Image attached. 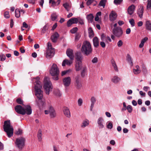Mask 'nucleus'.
Returning a JSON list of instances; mask_svg holds the SVG:
<instances>
[{
  "label": "nucleus",
  "instance_id": "12",
  "mask_svg": "<svg viewBox=\"0 0 151 151\" xmlns=\"http://www.w3.org/2000/svg\"><path fill=\"white\" fill-rule=\"evenodd\" d=\"M71 78L70 77L65 78L63 80V83L65 87H68L71 83Z\"/></svg>",
  "mask_w": 151,
  "mask_h": 151
},
{
  "label": "nucleus",
  "instance_id": "63",
  "mask_svg": "<svg viewBox=\"0 0 151 151\" xmlns=\"http://www.w3.org/2000/svg\"><path fill=\"white\" fill-rule=\"evenodd\" d=\"M14 25V22L13 19H10V27L12 28Z\"/></svg>",
  "mask_w": 151,
  "mask_h": 151
},
{
  "label": "nucleus",
  "instance_id": "19",
  "mask_svg": "<svg viewBox=\"0 0 151 151\" xmlns=\"http://www.w3.org/2000/svg\"><path fill=\"white\" fill-rule=\"evenodd\" d=\"M75 69L76 71H78L82 68V62H75Z\"/></svg>",
  "mask_w": 151,
  "mask_h": 151
},
{
  "label": "nucleus",
  "instance_id": "22",
  "mask_svg": "<svg viewBox=\"0 0 151 151\" xmlns=\"http://www.w3.org/2000/svg\"><path fill=\"white\" fill-rule=\"evenodd\" d=\"M59 35L58 32H55L51 37L52 41L54 42H56L58 38L59 37Z\"/></svg>",
  "mask_w": 151,
  "mask_h": 151
},
{
  "label": "nucleus",
  "instance_id": "59",
  "mask_svg": "<svg viewBox=\"0 0 151 151\" xmlns=\"http://www.w3.org/2000/svg\"><path fill=\"white\" fill-rule=\"evenodd\" d=\"M22 133V130L21 129H19L18 131H17L16 132V134H17L19 135L21 134Z\"/></svg>",
  "mask_w": 151,
  "mask_h": 151
},
{
  "label": "nucleus",
  "instance_id": "20",
  "mask_svg": "<svg viewBox=\"0 0 151 151\" xmlns=\"http://www.w3.org/2000/svg\"><path fill=\"white\" fill-rule=\"evenodd\" d=\"M121 81V78L117 76H114L111 79V81L114 83L117 84Z\"/></svg>",
  "mask_w": 151,
  "mask_h": 151
},
{
  "label": "nucleus",
  "instance_id": "34",
  "mask_svg": "<svg viewBox=\"0 0 151 151\" xmlns=\"http://www.w3.org/2000/svg\"><path fill=\"white\" fill-rule=\"evenodd\" d=\"M63 6L67 10V11H69L70 8V6L69 5V4L67 3H66L63 4Z\"/></svg>",
  "mask_w": 151,
  "mask_h": 151
},
{
  "label": "nucleus",
  "instance_id": "43",
  "mask_svg": "<svg viewBox=\"0 0 151 151\" xmlns=\"http://www.w3.org/2000/svg\"><path fill=\"white\" fill-rule=\"evenodd\" d=\"M6 57L4 55L2 54L0 56V60L1 61H4L5 60Z\"/></svg>",
  "mask_w": 151,
  "mask_h": 151
},
{
  "label": "nucleus",
  "instance_id": "51",
  "mask_svg": "<svg viewBox=\"0 0 151 151\" xmlns=\"http://www.w3.org/2000/svg\"><path fill=\"white\" fill-rule=\"evenodd\" d=\"M58 16L55 14H53L51 15V19L52 20L54 21L57 18Z\"/></svg>",
  "mask_w": 151,
  "mask_h": 151
},
{
  "label": "nucleus",
  "instance_id": "37",
  "mask_svg": "<svg viewBox=\"0 0 151 151\" xmlns=\"http://www.w3.org/2000/svg\"><path fill=\"white\" fill-rule=\"evenodd\" d=\"M87 70V68L86 67H84L83 68L81 72V75L82 77H84L85 75V72Z\"/></svg>",
  "mask_w": 151,
  "mask_h": 151
},
{
  "label": "nucleus",
  "instance_id": "5",
  "mask_svg": "<svg viewBox=\"0 0 151 151\" xmlns=\"http://www.w3.org/2000/svg\"><path fill=\"white\" fill-rule=\"evenodd\" d=\"M59 70L57 65L53 64L50 70V73L53 76L52 78L55 80H58L59 79L58 75Z\"/></svg>",
  "mask_w": 151,
  "mask_h": 151
},
{
  "label": "nucleus",
  "instance_id": "57",
  "mask_svg": "<svg viewBox=\"0 0 151 151\" xmlns=\"http://www.w3.org/2000/svg\"><path fill=\"white\" fill-rule=\"evenodd\" d=\"M55 94L57 96H60L61 95V93L59 91H56L55 92Z\"/></svg>",
  "mask_w": 151,
  "mask_h": 151
},
{
  "label": "nucleus",
  "instance_id": "14",
  "mask_svg": "<svg viewBox=\"0 0 151 151\" xmlns=\"http://www.w3.org/2000/svg\"><path fill=\"white\" fill-rule=\"evenodd\" d=\"M83 57L81 52H77L75 53V62H82Z\"/></svg>",
  "mask_w": 151,
  "mask_h": 151
},
{
  "label": "nucleus",
  "instance_id": "56",
  "mask_svg": "<svg viewBox=\"0 0 151 151\" xmlns=\"http://www.w3.org/2000/svg\"><path fill=\"white\" fill-rule=\"evenodd\" d=\"M81 37V36L78 34H76L75 37V40L76 41H78Z\"/></svg>",
  "mask_w": 151,
  "mask_h": 151
},
{
  "label": "nucleus",
  "instance_id": "2",
  "mask_svg": "<svg viewBox=\"0 0 151 151\" xmlns=\"http://www.w3.org/2000/svg\"><path fill=\"white\" fill-rule=\"evenodd\" d=\"M81 51L86 56L91 53L92 49L91 43L87 40L84 41L81 46Z\"/></svg>",
  "mask_w": 151,
  "mask_h": 151
},
{
  "label": "nucleus",
  "instance_id": "40",
  "mask_svg": "<svg viewBox=\"0 0 151 151\" xmlns=\"http://www.w3.org/2000/svg\"><path fill=\"white\" fill-rule=\"evenodd\" d=\"M127 109L129 113H131L132 110V107L130 105H128L127 107Z\"/></svg>",
  "mask_w": 151,
  "mask_h": 151
},
{
  "label": "nucleus",
  "instance_id": "44",
  "mask_svg": "<svg viewBox=\"0 0 151 151\" xmlns=\"http://www.w3.org/2000/svg\"><path fill=\"white\" fill-rule=\"evenodd\" d=\"M77 30L78 28L77 27H75L70 30V32L72 34H74L75 33Z\"/></svg>",
  "mask_w": 151,
  "mask_h": 151
},
{
  "label": "nucleus",
  "instance_id": "48",
  "mask_svg": "<svg viewBox=\"0 0 151 151\" xmlns=\"http://www.w3.org/2000/svg\"><path fill=\"white\" fill-rule=\"evenodd\" d=\"M4 16L6 19L9 18L10 16L9 14V12L7 11L5 12L4 13Z\"/></svg>",
  "mask_w": 151,
  "mask_h": 151
},
{
  "label": "nucleus",
  "instance_id": "53",
  "mask_svg": "<svg viewBox=\"0 0 151 151\" xmlns=\"http://www.w3.org/2000/svg\"><path fill=\"white\" fill-rule=\"evenodd\" d=\"M123 44V42L122 40H119L117 42V46L118 47H120Z\"/></svg>",
  "mask_w": 151,
  "mask_h": 151
},
{
  "label": "nucleus",
  "instance_id": "35",
  "mask_svg": "<svg viewBox=\"0 0 151 151\" xmlns=\"http://www.w3.org/2000/svg\"><path fill=\"white\" fill-rule=\"evenodd\" d=\"M127 60L129 62V63L131 65H132V58L129 55L127 54Z\"/></svg>",
  "mask_w": 151,
  "mask_h": 151
},
{
  "label": "nucleus",
  "instance_id": "52",
  "mask_svg": "<svg viewBox=\"0 0 151 151\" xmlns=\"http://www.w3.org/2000/svg\"><path fill=\"white\" fill-rule=\"evenodd\" d=\"M73 24V23L72 21L70 19L67 22V26L68 27H70Z\"/></svg>",
  "mask_w": 151,
  "mask_h": 151
},
{
  "label": "nucleus",
  "instance_id": "46",
  "mask_svg": "<svg viewBox=\"0 0 151 151\" xmlns=\"http://www.w3.org/2000/svg\"><path fill=\"white\" fill-rule=\"evenodd\" d=\"M147 4V9H148L149 8H151V0H148Z\"/></svg>",
  "mask_w": 151,
  "mask_h": 151
},
{
  "label": "nucleus",
  "instance_id": "45",
  "mask_svg": "<svg viewBox=\"0 0 151 151\" xmlns=\"http://www.w3.org/2000/svg\"><path fill=\"white\" fill-rule=\"evenodd\" d=\"M17 102L19 104H23V101L20 98L17 99L16 100Z\"/></svg>",
  "mask_w": 151,
  "mask_h": 151
},
{
  "label": "nucleus",
  "instance_id": "33",
  "mask_svg": "<svg viewBox=\"0 0 151 151\" xmlns=\"http://www.w3.org/2000/svg\"><path fill=\"white\" fill-rule=\"evenodd\" d=\"M111 61L112 66L114 67V69L115 71H118V69L115 62L113 60H112Z\"/></svg>",
  "mask_w": 151,
  "mask_h": 151
},
{
  "label": "nucleus",
  "instance_id": "28",
  "mask_svg": "<svg viewBox=\"0 0 151 151\" xmlns=\"http://www.w3.org/2000/svg\"><path fill=\"white\" fill-rule=\"evenodd\" d=\"M39 103L37 104V105L40 108L44 106L45 105V102L44 100L42 99L39 100Z\"/></svg>",
  "mask_w": 151,
  "mask_h": 151
},
{
  "label": "nucleus",
  "instance_id": "21",
  "mask_svg": "<svg viewBox=\"0 0 151 151\" xmlns=\"http://www.w3.org/2000/svg\"><path fill=\"white\" fill-rule=\"evenodd\" d=\"M93 42L94 47H97L99 45V42L97 37H95L93 39Z\"/></svg>",
  "mask_w": 151,
  "mask_h": 151
},
{
  "label": "nucleus",
  "instance_id": "62",
  "mask_svg": "<svg viewBox=\"0 0 151 151\" xmlns=\"http://www.w3.org/2000/svg\"><path fill=\"white\" fill-rule=\"evenodd\" d=\"M100 44L101 46L103 48L105 47L106 46L105 44V43L103 42H101Z\"/></svg>",
  "mask_w": 151,
  "mask_h": 151
},
{
  "label": "nucleus",
  "instance_id": "55",
  "mask_svg": "<svg viewBox=\"0 0 151 151\" xmlns=\"http://www.w3.org/2000/svg\"><path fill=\"white\" fill-rule=\"evenodd\" d=\"M95 0H88L86 2V4L87 5H89L93 2Z\"/></svg>",
  "mask_w": 151,
  "mask_h": 151
},
{
  "label": "nucleus",
  "instance_id": "9",
  "mask_svg": "<svg viewBox=\"0 0 151 151\" xmlns=\"http://www.w3.org/2000/svg\"><path fill=\"white\" fill-rule=\"evenodd\" d=\"M112 33L116 37H119L122 36L123 31L121 27H117L113 28Z\"/></svg>",
  "mask_w": 151,
  "mask_h": 151
},
{
  "label": "nucleus",
  "instance_id": "30",
  "mask_svg": "<svg viewBox=\"0 0 151 151\" xmlns=\"http://www.w3.org/2000/svg\"><path fill=\"white\" fill-rule=\"evenodd\" d=\"M89 36L90 38H92L94 36L93 31L91 28H89L88 29Z\"/></svg>",
  "mask_w": 151,
  "mask_h": 151
},
{
  "label": "nucleus",
  "instance_id": "13",
  "mask_svg": "<svg viewBox=\"0 0 151 151\" xmlns=\"http://www.w3.org/2000/svg\"><path fill=\"white\" fill-rule=\"evenodd\" d=\"M97 123L99 128H103L104 127V120L102 117H99L98 119Z\"/></svg>",
  "mask_w": 151,
  "mask_h": 151
},
{
  "label": "nucleus",
  "instance_id": "27",
  "mask_svg": "<svg viewBox=\"0 0 151 151\" xmlns=\"http://www.w3.org/2000/svg\"><path fill=\"white\" fill-rule=\"evenodd\" d=\"M117 17L116 14L113 12H112L109 15L110 19L113 21L116 19Z\"/></svg>",
  "mask_w": 151,
  "mask_h": 151
},
{
  "label": "nucleus",
  "instance_id": "4",
  "mask_svg": "<svg viewBox=\"0 0 151 151\" xmlns=\"http://www.w3.org/2000/svg\"><path fill=\"white\" fill-rule=\"evenodd\" d=\"M36 84L35 87V94L39 100H41L43 97V91L41 89L42 86L40 85V82L39 81H36Z\"/></svg>",
  "mask_w": 151,
  "mask_h": 151
},
{
  "label": "nucleus",
  "instance_id": "49",
  "mask_svg": "<svg viewBox=\"0 0 151 151\" xmlns=\"http://www.w3.org/2000/svg\"><path fill=\"white\" fill-rule=\"evenodd\" d=\"M142 71L145 73H147V69L144 65H142Z\"/></svg>",
  "mask_w": 151,
  "mask_h": 151
},
{
  "label": "nucleus",
  "instance_id": "18",
  "mask_svg": "<svg viewBox=\"0 0 151 151\" xmlns=\"http://www.w3.org/2000/svg\"><path fill=\"white\" fill-rule=\"evenodd\" d=\"M144 9L143 7L142 6H140L139 8L137 11V14L138 15L139 17L140 18L142 17L143 14Z\"/></svg>",
  "mask_w": 151,
  "mask_h": 151
},
{
  "label": "nucleus",
  "instance_id": "10",
  "mask_svg": "<svg viewBox=\"0 0 151 151\" xmlns=\"http://www.w3.org/2000/svg\"><path fill=\"white\" fill-rule=\"evenodd\" d=\"M75 86L78 89L81 88L82 87V84L79 75H77L75 77Z\"/></svg>",
  "mask_w": 151,
  "mask_h": 151
},
{
  "label": "nucleus",
  "instance_id": "58",
  "mask_svg": "<svg viewBox=\"0 0 151 151\" xmlns=\"http://www.w3.org/2000/svg\"><path fill=\"white\" fill-rule=\"evenodd\" d=\"M98 61V58L96 57H94L92 60V62L93 63H96Z\"/></svg>",
  "mask_w": 151,
  "mask_h": 151
},
{
  "label": "nucleus",
  "instance_id": "54",
  "mask_svg": "<svg viewBox=\"0 0 151 151\" xmlns=\"http://www.w3.org/2000/svg\"><path fill=\"white\" fill-rule=\"evenodd\" d=\"M51 6L53 7H54L56 5L57 2L54 1V0H52L51 1Z\"/></svg>",
  "mask_w": 151,
  "mask_h": 151
},
{
  "label": "nucleus",
  "instance_id": "47",
  "mask_svg": "<svg viewBox=\"0 0 151 151\" xmlns=\"http://www.w3.org/2000/svg\"><path fill=\"white\" fill-rule=\"evenodd\" d=\"M129 22L132 27H133L134 26L135 22L133 19H130L129 21Z\"/></svg>",
  "mask_w": 151,
  "mask_h": 151
},
{
  "label": "nucleus",
  "instance_id": "36",
  "mask_svg": "<svg viewBox=\"0 0 151 151\" xmlns=\"http://www.w3.org/2000/svg\"><path fill=\"white\" fill-rule=\"evenodd\" d=\"M42 132L41 130H39L37 134V137L39 141H40L42 140Z\"/></svg>",
  "mask_w": 151,
  "mask_h": 151
},
{
  "label": "nucleus",
  "instance_id": "23",
  "mask_svg": "<svg viewBox=\"0 0 151 151\" xmlns=\"http://www.w3.org/2000/svg\"><path fill=\"white\" fill-rule=\"evenodd\" d=\"M135 68L133 69V72L135 75H137L140 73L141 70L140 69L139 66L137 65L135 66Z\"/></svg>",
  "mask_w": 151,
  "mask_h": 151
},
{
  "label": "nucleus",
  "instance_id": "38",
  "mask_svg": "<svg viewBox=\"0 0 151 151\" xmlns=\"http://www.w3.org/2000/svg\"><path fill=\"white\" fill-rule=\"evenodd\" d=\"M15 16L17 18H19L20 16V11L18 9H16L15 11Z\"/></svg>",
  "mask_w": 151,
  "mask_h": 151
},
{
  "label": "nucleus",
  "instance_id": "17",
  "mask_svg": "<svg viewBox=\"0 0 151 151\" xmlns=\"http://www.w3.org/2000/svg\"><path fill=\"white\" fill-rule=\"evenodd\" d=\"M63 111L64 115L67 117L69 118L70 116V112L69 109L66 107H64Z\"/></svg>",
  "mask_w": 151,
  "mask_h": 151
},
{
  "label": "nucleus",
  "instance_id": "50",
  "mask_svg": "<svg viewBox=\"0 0 151 151\" xmlns=\"http://www.w3.org/2000/svg\"><path fill=\"white\" fill-rule=\"evenodd\" d=\"M78 105L79 106L82 105L83 103V100L81 98H79L78 101Z\"/></svg>",
  "mask_w": 151,
  "mask_h": 151
},
{
  "label": "nucleus",
  "instance_id": "3",
  "mask_svg": "<svg viewBox=\"0 0 151 151\" xmlns=\"http://www.w3.org/2000/svg\"><path fill=\"white\" fill-rule=\"evenodd\" d=\"M4 131L6 133L8 136L10 137L13 134V128L10 124V121L7 120L4 122L3 126Z\"/></svg>",
  "mask_w": 151,
  "mask_h": 151
},
{
  "label": "nucleus",
  "instance_id": "41",
  "mask_svg": "<svg viewBox=\"0 0 151 151\" xmlns=\"http://www.w3.org/2000/svg\"><path fill=\"white\" fill-rule=\"evenodd\" d=\"M123 0H114V3L116 4H119Z\"/></svg>",
  "mask_w": 151,
  "mask_h": 151
},
{
  "label": "nucleus",
  "instance_id": "7",
  "mask_svg": "<svg viewBox=\"0 0 151 151\" xmlns=\"http://www.w3.org/2000/svg\"><path fill=\"white\" fill-rule=\"evenodd\" d=\"M25 139L23 137L17 138L15 142V144L19 150H22L24 146Z\"/></svg>",
  "mask_w": 151,
  "mask_h": 151
},
{
  "label": "nucleus",
  "instance_id": "64",
  "mask_svg": "<svg viewBox=\"0 0 151 151\" xmlns=\"http://www.w3.org/2000/svg\"><path fill=\"white\" fill-rule=\"evenodd\" d=\"M106 38V37L105 36V35L104 34H102L101 35V39L102 41L105 40Z\"/></svg>",
  "mask_w": 151,
  "mask_h": 151
},
{
  "label": "nucleus",
  "instance_id": "16",
  "mask_svg": "<svg viewBox=\"0 0 151 151\" xmlns=\"http://www.w3.org/2000/svg\"><path fill=\"white\" fill-rule=\"evenodd\" d=\"M135 8V6L133 4L129 6L127 9V13L130 15H132L134 11Z\"/></svg>",
  "mask_w": 151,
  "mask_h": 151
},
{
  "label": "nucleus",
  "instance_id": "31",
  "mask_svg": "<svg viewBox=\"0 0 151 151\" xmlns=\"http://www.w3.org/2000/svg\"><path fill=\"white\" fill-rule=\"evenodd\" d=\"M89 123L88 121L87 120L84 121L82 123L81 127L83 128H84L88 126L89 124Z\"/></svg>",
  "mask_w": 151,
  "mask_h": 151
},
{
  "label": "nucleus",
  "instance_id": "60",
  "mask_svg": "<svg viewBox=\"0 0 151 151\" xmlns=\"http://www.w3.org/2000/svg\"><path fill=\"white\" fill-rule=\"evenodd\" d=\"M68 72V70H65L62 72L61 76H63L65 75Z\"/></svg>",
  "mask_w": 151,
  "mask_h": 151
},
{
  "label": "nucleus",
  "instance_id": "15",
  "mask_svg": "<svg viewBox=\"0 0 151 151\" xmlns=\"http://www.w3.org/2000/svg\"><path fill=\"white\" fill-rule=\"evenodd\" d=\"M67 55L70 58L71 60L74 59V56L73 54V51L71 49H67L66 51Z\"/></svg>",
  "mask_w": 151,
  "mask_h": 151
},
{
  "label": "nucleus",
  "instance_id": "25",
  "mask_svg": "<svg viewBox=\"0 0 151 151\" xmlns=\"http://www.w3.org/2000/svg\"><path fill=\"white\" fill-rule=\"evenodd\" d=\"M73 60H69L67 59L64 60L62 63V65L63 66H65V65H70L71 64L73 63Z\"/></svg>",
  "mask_w": 151,
  "mask_h": 151
},
{
  "label": "nucleus",
  "instance_id": "1",
  "mask_svg": "<svg viewBox=\"0 0 151 151\" xmlns=\"http://www.w3.org/2000/svg\"><path fill=\"white\" fill-rule=\"evenodd\" d=\"M15 109L18 114L22 115L25 114L30 115L32 112L31 107L29 105L25 106L24 108H23L21 106L18 105L15 107Z\"/></svg>",
  "mask_w": 151,
  "mask_h": 151
},
{
  "label": "nucleus",
  "instance_id": "29",
  "mask_svg": "<svg viewBox=\"0 0 151 151\" xmlns=\"http://www.w3.org/2000/svg\"><path fill=\"white\" fill-rule=\"evenodd\" d=\"M146 29L150 31H151V23L149 21H147L146 22Z\"/></svg>",
  "mask_w": 151,
  "mask_h": 151
},
{
  "label": "nucleus",
  "instance_id": "32",
  "mask_svg": "<svg viewBox=\"0 0 151 151\" xmlns=\"http://www.w3.org/2000/svg\"><path fill=\"white\" fill-rule=\"evenodd\" d=\"M107 0H101L99 4V5L103 7V8L105 7L106 5V3Z\"/></svg>",
  "mask_w": 151,
  "mask_h": 151
},
{
  "label": "nucleus",
  "instance_id": "6",
  "mask_svg": "<svg viewBox=\"0 0 151 151\" xmlns=\"http://www.w3.org/2000/svg\"><path fill=\"white\" fill-rule=\"evenodd\" d=\"M43 87L45 92L49 95L50 92L52 89V85L49 78L47 77H45L44 80V85Z\"/></svg>",
  "mask_w": 151,
  "mask_h": 151
},
{
  "label": "nucleus",
  "instance_id": "39",
  "mask_svg": "<svg viewBox=\"0 0 151 151\" xmlns=\"http://www.w3.org/2000/svg\"><path fill=\"white\" fill-rule=\"evenodd\" d=\"M73 24H76L78 22V19L76 18H73L70 19Z\"/></svg>",
  "mask_w": 151,
  "mask_h": 151
},
{
  "label": "nucleus",
  "instance_id": "24",
  "mask_svg": "<svg viewBox=\"0 0 151 151\" xmlns=\"http://www.w3.org/2000/svg\"><path fill=\"white\" fill-rule=\"evenodd\" d=\"M90 100L91 101L90 108L91 111H92L94 107V104L96 101V99L94 96H92L91 97Z\"/></svg>",
  "mask_w": 151,
  "mask_h": 151
},
{
  "label": "nucleus",
  "instance_id": "42",
  "mask_svg": "<svg viewBox=\"0 0 151 151\" xmlns=\"http://www.w3.org/2000/svg\"><path fill=\"white\" fill-rule=\"evenodd\" d=\"M108 124L107 125V127L108 129H111L113 127V124L111 122H108Z\"/></svg>",
  "mask_w": 151,
  "mask_h": 151
},
{
  "label": "nucleus",
  "instance_id": "26",
  "mask_svg": "<svg viewBox=\"0 0 151 151\" xmlns=\"http://www.w3.org/2000/svg\"><path fill=\"white\" fill-rule=\"evenodd\" d=\"M93 18L94 17L92 14H88L86 16V18L88 23H92L93 20Z\"/></svg>",
  "mask_w": 151,
  "mask_h": 151
},
{
  "label": "nucleus",
  "instance_id": "61",
  "mask_svg": "<svg viewBox=\"0 0 151 151\" xmlns=\"http://www.w3.org/2000/svg\"><path fill=\"white\" fill-rule=\"evenodd\" d=\"M27 1L29 3L32 4H35V0H27Z\"/></svg>",
  "mask_w": 151,
  "mask_h": 151
},
{
  "label": "nucleus",
  "instance_id": "11",
  "mask_svg": "<svg viewBox=\"0 0 151 151\" xmlns=\"http://www.w3.org/2000/svg\"><path fill=\"white\" fill-rule=\"evenodd\" d=\"M54 54V48H47L46 53V57L48 58H51Z\"/></svg>",
  "mask_w": 151,
  "mask_h": 151
},
{
  "label": "nucleus",
  "instance_id": "8",
  "mask_svg": "<svg viewBox=\"0 0 151 151\" xmlns=\"http://www.w3.org/2000/svg\"><path fill=\"white\" fill-rule=\"evenodd\" d=\"M45 114H49L50 117L51 118H55L56 116V112L53 107L50 106L48 110L45 111Z\"/></svg>",
  "mask_w": 151,
  "mask_h": 151
}]
</instances>
